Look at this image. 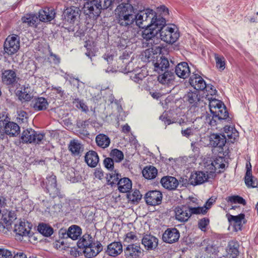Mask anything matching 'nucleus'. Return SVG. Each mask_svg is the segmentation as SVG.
Returning a JSON list of instances; mask_svg holds the SVG:
<instances>
[{
    "label": "nucleus",
    "instance_id": "nucleus-46",
    "mask_svg": "<svg viewBox=\"0 0 258 258\" xmlns=\"http://www.w3.org/2000/svg\"><path fill=\"white\" fill-rule=\"evenodd\" d=\"M37 229L41 234L46 237L51 236L53 232V230L51 227L44 223L39 224Z\"/></svg>",
    "mask_w": 258,
    "mask_h": 258
},
{
    "label": "nucleus",
    "instance_id": "nucleus-36",
    "mask_svg": "<svg viewBox=\"0 0 258 258\" xmlns=\"http://www.w3.org/2000/svg\"><path fill=\"white\" fill-rule=\"evenodd\" d=\"M118 189L120 192L125 193L128 192L132 188L131 180L126 177L121 178L117 182Z\"/></svg>",
    "mask_w": 258,
    "mask_h": 258
},
{
    "label": "nucleus",
    "instance_id": "nucleus-50",
    "mask_svg": "<svg viewBox=\"0 0 258 258\" xmlns=\"http://www.w3.org/2000/svg\"><path fill=\"white\" fill-rule=\"evenodd\" d=\"M227 201L232 203H238L245 205L246 202L244 199L239 196H230L227 198Z\"/></svg>",
    "mask_w": 258,
    "mask_h": 258
},
{
    "label": "nucleus",
    "instance_id": "nucleus-63",
    "mask_svg": "<svg viewBox=\"0 0 258 258\" xmlns=\"http://www.w3.org/2000/svg\"><path fill=\"white\" fill-rule=\"evenodd\" d=\"M152 49L154 51L155 53H161L162 52V46L161 44H158L157 41L155 42L154 43H152Z\"/></svg>",
    "mask_w": 258,
    "mask_h": 258
},
{
    "label": "nucleus",
    "instance_id": "nucleus-41",
    "mask_svg": "<svg viewBox=\"0 0 258 258\" xmlns=\"http://www.w3.org/2000/svg\"><path fill=\"white\" fill-rule=\"evenodd\" d=\"M69 148L72 153L75 156L79 155L83 150V146L76 140L70 142Z\"/></svg>",
    "mask_w": 258,
    "mask_h": 258
},
{
    "label": "nucleus",
    "instance_id": "nucleus-17",
    "mask_svg": "<svg viewBox=\"0 0 258 258\" xmlns=\"http://www.w3.org/2000/svg\"><path fill=\"white\" fill-rule=\"evenodd\" d=\"M246 171L244 177L246 185L248 187L254 188L257 187L258 182L256 179L252 175L251 165L249 161L246 164Z\"/></svg>",
    "mask_w": 258,
    "mask_h": 258
},
{
    "label": "nucleus",
    "instance_id": "nucleus-37",
    "mask_svg": "<svg viewBox=\"0 0 258 258\" xmlns=\"http://www.w3.org/2000/svg\"><path fill=\"white\" fill-rule=\"evenodd\" d=\"M185 101L193 105H196L200 101V95L198 91H190L184 96Z\"/></svg>",
    "mask_w": 258,
    "mask_h": 258
},
{
    "label": "nucleus",
    "instance_id": "nucleus-5",
    "mask_svg": "<svg viewBox=\"0 0 258 258\" xmlns=\"http://www.w3.org/2000/svg\"><path fill=\"white\" fill-rule=\"evenodd\" d=\"M155 16V13L153 10L147 9L141 11L137 15H135V21L140 28L149 27L152 25L153 18Z\"/></svg>",
    "mask_w": 258,
    "mask_h": 258
},
{
    "label": "nucleus",
    "instance_id": "nucleus-53",
    "mask_svg": "<svg viewBox=\"0 0 258 258\" xmlns=\"http://www.w3.org/2000/svg\"><path fill=\"white\" fill-rule=\"evenodd\" d=\"M120 176V175L118 173H116L115 172H114V173H109V175L107 177V179H108V181L110 182V184L113 185L118 182Z\"/></svg>",
    "mask_w": 258,
    "mask_h": 258
},
{
    "label": "nucleus",
    "instance_id": "nucleus-48",
    "mask_svg": "<svg viewBox=\"0 0 258 258\" xmlns=\"http://www.w3.org/2000/svg\"><path fill=\"white\" fill-rule=\"evenodd\" d=\"M110 156L112 157L113 160H115L116 162H121L124 157L122 152L117 149H114L112 150L110 152Z\"/></svg>",
    "mask_w": 258,
    "mask_h": 258
},
{
    "label": "nucleus",
    "instance_id": "nucleus-1",
    "mask_svg": "<svg viewBox=\"0 0 258 258\" xmlns=\"http://www.w3.org/2000/svg\"><path fill=\"white\" fill-rule=\"evenodd\" d=\"M197 199L189 197L184 205L176 206L174 209L175 219L180 223L188 221L192 215H199L203 213L202 209L199 208Z\"/></svg>",
    "mask_w": 258,
    "mask_h": 258
},
{
    "label": "nucleus",
    "instance_id": "nucleus-43",
    "mask_svg": "<svg viewBox=\"0 0 258 258\" xmlns=\"http://www.w3.org/2000/svg\"><path fill=\"white\" fill-rule=\"evenodd\" d=\"M96 142L99 147L105 148L109 146L110 140L108 136L104 134H99L96 137Z\"/></svg>",
    "mask_w": 258,
    "mask_h": 258
},
{
    "label": "nucleus",
    "instance_id": "nucleus-26",
    "mask_svg": "<svg viewBox=\"0 0 258 258\" xmlns=\"http://www.w3.org/2000/svg\"><path fill=\"white\" fill-rule=\"evenodd\" d=\"M141 253L140 246L136 244H130L124 249V254L127 258H137Z\"/></svg>",
    "mask_w": 258,
    "mask_h": 258
},
{
    "label": "nucleus",
    "instance_id": "nucleus-10",
    "mask_svg": "<svg viewBox=\"0 0 258 258\" xmlns=\"http://www.w3.org/2000/svg\"><path fill=\"white\" fill-rule=\"evenodd\" d=\"M16 219L14 213L9 212L8 214L3 215L0 220V231L8 234L12 229V224Z\"/></svg>",
    "mask_w": 258,
    "mask_h": 258
},
{
    "label": "nucleus",
    "instance_id": "nucleus-23",
    "mask_svg": "<svg viewBox=\"0 0 258 258\" xmlns=\"http://www.w3.org/2000/svg\"><path fill=\"white\" fill-rule=\"evenodd\" d=\"M79 9L75 7L67 8L63 12L65 20L71 23H74L79 16Z\"/></svg>",
    "mask_w": 258,
    "mask_h": 258
},
{
    "label": "nucleus",
    "instance_id": "nucleus-18",
    "mask_svg": "<svg viewBox=\"0 0 258 258\" xmlns=\"http://www.w3.org/2000/svg\"><path fill=\"white\" fill-rule=\"evenodd\" d=\"M17 80L15 72L12 70H6L2 74L3 82L6 85L16 86Z\"/></svg>",
    "mask_w": 258,
    "mask_h": 258
},
{
    "label": "nucleus",
    "instance_id": "nucleus-44",
    "mask_svg": "<svg viewBox=\"0 0 258 258\" xmlns=\"http://www.w3.org/2000/svg\"><path fill=\"white\" fill-rule=\"evenodd\" d=\"M81 232L82 230L80 227L77 225H73L68 229L67 235L73 240H76L80 236Z\"/></svg>",
    "mask_w": 258,
    "mask_h": 258
},
{
    "label": "nucleus",
    "instance_id": "nucleus-45",
    "mask_svg": "<svg viewBox=\"0 0 258 258\" xmlns=\"http://www.w3.org/2000/svg\"><path fill=\"white\" fill-rule=\"evenodd\" d=\"M22 21L23 23L27 24L28 26H36L38 17L33 14H27L22 18Z\"/></svg>",
    "mask_w": 258,
    "mask_h": 258
},
{
    "label": "nucleus",
    "instance_id": "nucleus-33",
    "mask_svg": "<svg viewBox=\"0 0 258 258\" xmlns=\"http://www.w3.org/2000/svg\"><path fill=\"white\" fill-rule=\"evenodd\" d=\"M238 247L239 245L237 242H229L227 248V258H237L239 254Z\"/></svg>",
    "mask_w": 258,
    "mask_h": 258
},
{
    "label": "nucleus",
    "instance_id": "nucleus-11",
    "mask_svg": "<svg viewBox=\"0 0 258 258\" xmlns=\"http://www.w3.org/2000/svg\"><path fill=\"white\" fill-rule=\"evenodd\" d=\"M224 161V158L220 157L216 158L213 161H211L210 164H207L205 165L207 172L210 173L222 172L225 168Z\"/></svg>",
    "mask_w": 258,
    "mask_h": 258
},
{
    "label": "nucleus",
    "instance_id": "nucleus-20",
    "mask_svg": "<svg viewBox=\"0 0 258 258\" xmlns=\"http://www.w3.org/2000/svg\"><path fill=\"white\" fill-rule=\"evenodd\" d=\"M175 72L178 77L185 79L189 76L190 71L188 63L183 61L179 63L176 66Z\"/></svg>",
    "mask_w": 258,
    "mask_h": 258
},
{
    "label": "nucleus",
    "instance_id": "nucleus-14",
    "mask_svg": "<svg viewBox=\"0 0 258 258\" xmlns=\"http://www.w3.org/2000/svg\"><path fill=\"white\" fill-rule=\"evenodd\" d=\"M179 237V232L176 228H168L163 234L162 239L165 242L173 243L177 241Z\"/></svg>",
    "mask_w": 258,
    "mask_h": 258
},
{
    "label": "nucleus",
    "instance_id": "nucleus-57",
    "mask_svg": "<svg viewBox=\"0 0 258 258\" xmlns=\"http://www.w3.org/2000/svg\"><path fill=\"white\" fill-rule=\"evenodd\" d=\"M137 240V237L136 234L133 232H130L126 233L125 235L124 242L130 243L132 241H136Z\"/></svg>",
    "mask_w": 258,
    "mask_h": 258
},
{
    "label": "nucleus",
    "instance_id": "nucleus-34",
    "mask_svg": "<svg viewBox=\"0 0 258 258\" xmlns=\"http://www.w3.org/2000/svg\"><path fill=\"white\" fill-rule=\"evenodd\" d=\"M122 251V246L120 242H114L110 244L106 251L110 256H115L120 254Z\"/></svg>",
    "mask_w": 258,
    "mask_h": 258
},
{
    "label": "nucleus",
    "instance_id": "nucleus-27",
    "mask_svg": "<svg viewBox=\"0 0 258 258\" xmlns=\"http://www.w3.org/2000/svg\"><path fill=\"white\" fill-rule=\"evenodd\" d=\"M226 139L222 134H212L210 136V143L214 147L222 148L225 145Z\"/></svg>",
    "mask_w": 258,
    "mask_h": 258
},
{
    "label": "nucleus",
    "instance_id": "nucleus-8",
    "mask_svg": "<svg viewBox=\"0 0 258 258\" xmlns=\"http://www.w3.org/2000/svg\"><path fill=\"white\" fill-rule=\"evenodd\" d=\"M159 32L161 39L168 43L175 42L179 36V33L175 31V29L169 25L163 27Z\"/></svg>",
    "mask_w": 258,
    "mask_h": 258
},
{
    "label": "nucleus",
    "instance_id": "nucleus-38",
    "mask_svg": "<svg viewBox=\"0 0 258 258\" xmlns=\"http://www.w3.org/2000/svg\"><path fill=\"white\" fill-rule=\"evenodd\" d=\"M31 89L29 85L24 86L21 90L18 91L17 95L21 100L29 101L32 97Z\"/></svg>",
    "mask_w": 258,
    "mask_h": 258
},
{
    "label": "nucleus",
    "instance_id": "nucleus-3",
    "mask_svg": "<svg viewBox=\"0 0 258 258\" xmlns=\"http://www.w3.org/2000/svg\"><path fill=\"white\" fill-rule=\"evenodd\" d=\"M115 14L118 24L122 26H130L135 22V8L127 2L118 4L115 9Z\"/></svg>",
    "mask_w": 258,
    "mask_h": 258
},
{
    "label": "nucleus",
    "instance_id": "nucleus-61",
    "mask_svg": "<svg viewBox=\"0 0 258 258\" xmlns=\"http://www.w3.org/2000/svg\"><path fill=\"white\" fill-rule=\"evenodd\" d=\"M157 12L161 16H166L169 14L168 9L165 6H161L157 8Z\"/></svg>",
    "mask_w": 258,
    "mask_h": 258
},
{
    "label": "nucleus",
    "instance_id": "nucleus-51",
    "mask_svg": "<svg viewBox=\"0 0 258 258\" xmlns=\"http://www.w3.org/2000/svg\"><path fill=\"white\" fill-rule=\"evenodd\" d=\"M215 201L216 198L211 197L208 200L204 206L200 207L199 205V208L202 209V211H204V212H203V213H201V214H205L207 212L208 210L211 208V206L215 202Z\"/></svg>",
    "mask_w": 258,
    "mask_h": 258
},
{
    "label": "nucleus",
    "instance_id": "nucleus-40",
    "mask_svg": "<svg viewBox=\"0 0 258 258\" xmlns=\"http://www.w3.org/2000/svg\"><path fill=\"white\" fill-rule=\"evenodd\" d=\"M143 175L148 179H152L155 178L158 173L156 168L153 166H146L142 171Z\"/></svg>",
    "mask_w": 258,
    "mask_h": 258
},
{
    "label": "nucleus",
    "instance_id": "nucleus-64",
    "mask_svg": "<svg viewBox=\"0 0 258 258\" xmlns=\"http://www.w3.org/2000/svg\"><path fill=\"white\" fill-rule=\"evenodd\" d=\"M94 176L96 178L100 180L102 179L104 177L103 172L102 169L100 168H96L94 172Z\"/></svg>",
    "mask_w": 258,
    "mask_h": 258
},
{
    "label": "nucleus",
    "instance_id": "nucleus-28",
    "mask_svg": "<svg viewBox=\"0 0 258 258\" xmlns=\"http://www.w3.org/2000/svg\"><path fill=\"white\" fill-rule=\"evenodd\" d=\"M55 12L53 9L45 8L39 12V20L43 22H50L54 18Z\"/></svg>",
    "mask_w": 258,
    "mask_h": 258
},
{
    "label": "nucleus",
    "instance_id": "nucleus-19",
    "mask_svg": "<svg viewBox=\"0 0 258 258\" xmlns=\"http://www.w3.org/2000/svg\"><path fill=\"white\" fill-rule=\"evenodd\" d=\"M142 243L147 249H154L158 245V239L152 235L146 234L142 238Z\"/></svg>",
    "mask_w": 258,
    "mask_h": 258
},
{
    "label": "nucleus",
    "instance_id": "nucleus-62",
    "mask_svg": "<svg viewBox=\"0 0 258 258\" xmlns=\"http://www.w3.org/2000/svg\"><path fill=\"white\" fill-rule=\"evenodd\" d=\"M48 59L50 60L54 64H58L60 62V58L55 54L53 53L51 51H49V57Z\"/></svg>",
    "mask_w": 258,
    "mask_h": 258
},
{
    "label": "nucleus",
    "instance_id": "nucleus-55",
    "mask_svg": "<svg viewBox=\"0 0 258 258\" xmlns=\"http://www.w3.org/2000/svg\"><path fill=\"white\" fill-rule=\"evenodd\" d=\"M104 166L108 170L112 171L114 168V161L111 158H106L103 161Z\"/></svg>",
    "mask_w": 258,
    "mask_h": 258
},
{
    "label": "nucleus",
    "instance_id": "nucleus-16",
    "mask_svg": "<svg viewBox=\"0 0 258 258\" xmlns=\"http://www.w3.org/2000/svg\"><path fill=\"white\" fill-rule=\"evenodd\" d=\"M226 217L230 224L234 227L235 231H237L241 229L243 223H244V214H240L237 216L227 214Z\"/></svg>",
    "mask_w": 258,
    "mask_h": 258
},
{
    "label": "nucleus",
    "instance_id": "nucleus-4",
    "mask_svg": "<svg viewBox=\"0 0 258 258\" xmlns=\"http://www.w3.org/2000/svg\"><path fill=\"white\" fill-rule=\"evenodd\" d=\"M78 246L82 248L86 257L91 258L95 256L102 250L101 244L95 241L90 234H85L78 241Z\"/></svg>",
    "mask_w": 258,
    "mask_h": 258
},
{
    "label": "nucleus",
    "instance_id": "nucleus-30",
    "mask_svg": "<svg viewBox=\"0 0 258 258\" xmlns=\"http://www.w3.org/2000/svg\"><path fill=\"white\" fill-rule=\"evenodd\" d=\"M85 160L89 166L95 167L97 165L99 159L96 152L89 151L85 155Z\"/></svg>",
    "mask_w": 258,
    "mask_h": 258
},
{
    "label": "nucleus",
    "instance_id": "nucleus-12",
    "mask_svg": "<svg viewBox=\"0 0 258 258\" xmlns=\"http://www.w3.org/2000/svg\"><path fill=\"white\" fill-rule=\"evenodd\" d=\"M145 199L147 205L150 206L159 205L161 203L162 194L159 190H150L145 195Z\"/></svg>",
    "mask_w": 258,
    "mask_h": 258
},
{
    "label": "nucleus",
    "instance_id": "nucleus-58",
    "mask_svg": "<svg viewBox=\"0 0 258 258\" xmlns=\"http://www.w3.org/2000/svg\"><path fill=\"white\" fill-rule=\"evenodd\" d=\"M209 223V220L207 218H204L201 219L198 223L199 228L202 231H205L206 227Z\"/></svg>",
    "mask_w": 258,
    "mask_h": 258
},
{
    "label": "nucleus",
    "instance_id": "nucleus-35",
    "mask_svg": "<svg viewBox=\"0 0 258 258\" xmlns=\"http://www.w3.org/2000/svg\"><path fill=\"white\" fill-rule=\"evenodd\" d=\"M227 138L230 140L231 142L234 141L238 136V133L235 128L232 126L226 125L224 127V133L222 135Z\"/></svg>",
    "mask_w": 258,
    "mask_h": 258
},
{
    "label": "nucleus",
    "instance_id": "nucleus-2",
    "mask_svg": "<svg viewBox=\"0 0 258 258\" xmlns=\"http://www.w3.org/2000/svg\"><path fill=\"white\" fill-rule=\"evenodd\" d=\"M122 0H92L86 3L83 7L84 13L90 18L95 19L101 13L102 9L112 10Z\"/></svg>",
    "mask_w": 258,
    "mask_h": 258
},
{
    "label": "nucleus",
    "instance_id": "nucleus-32",
    "mask_svg": "<svg viewBox=\"0 0 258 258\" xmlns=\"http://www.w3.org/2000/svg\"><path fill=\"white\" fill-rule=\"evenodd\" d=\"M149 29H146L143 32L142 37L144 39H145L147 41L148 45H152V43H154L156 41H158L159 39L155 36V34L157 33L154 32V30L151 31L152 28L149 27Z\"/></svg>",
    "mask_w": 258,
    "mask_h": 258
},
{
    "label": "nucleus",
    "instance_id": "nucleus-13",
    "mask_svg": "<svg viewBox=\"0 0 258 258\" xmlns=\"http://www.w3.org/2000/svg\"><path fill=\"white\" fill-rule=\"evenodd\" d=\"M189 82L197 91L204 90L209 88L203 78L197 74L193 73L191 75Z\"/></svg>",
    "mask_w": 258,
    "mask_h": 258
},
{
    "label": "nucleus",
    "instance_id": "nucleus-6",
    "mask_svg": "<svg viewBox=\"0 0 258 258\" xmlns=\"http://www.w3.org/2000/svg\"><path fill=\"white\" fill-rule=\"evenodd\" d=\"M45 135L37 133L32 128L24 130L21 134V139L24 143H36L40 144L44 143Z\"/></svg>",
    "mask_w": 258,
    "mask_h": 258
},
{
    "label": "nucleus",
    "instance_id": "nucleus-47",
    "mask_svg": "<svg viewBox=\"0 0 258 258\" xmlns=\"http://www.w3.org/2000/svg\"><path fill=\"white\" fill-rule=\"evenodd\" d=\"M209 106L210 112L213 114L214 111L219 108L221 106L223 105L224 103L221 101L215 98H209Z\"/></svg>",
    "mask_w": 258,
    "mask_h": 258
},
{
    "label": "nucleus",
    "instance_id": "nucleus-54",
    "mask_svg": "<svg viewBox=\"0 0 258 258\" xmlns=\"http://www.w3.org/2000/svg\"><path fill=\"white\" fill-rule=\"evenodd\" d=\"M145 77V75L141 72L138 73L137 74L133 73L131 76V78L134 81L139 84Z\"/></svg>",
    "mask_w": 258,
    "mask_h": 258
},
{
    "label": "nucleus",
    "instance_id": "nucleus-60",
    "mask_svg": "<svg viewBox=\"0 0 258 258\" xmlns=\"http://www.w3.org/2000/svg\"><path fill=\"white\" fill-rule=\"evenodd\" d=\"M11 251L6 249H0V258H12Z\"/></svg>",
    "mask_w": 258,
    "mask_h": 258
},
{
    "label": "nucleus",
    "instance_id": "nucleus-9",
    "mask_svg": "<svg viewBox=\"0 0 258 258\" xmlns=\"http://www.w3.org/2000/svg\"><path fill=\"white\" fill-rule=\"evenodd\" d=\"M4 50L6 53L12 55L20 48L19 38L17 35L9 36L4 43Z\"/></svg>",
    "mask_w": 258,
    "mask_h": 258
},
{
    "label": "nucleus",
    "instance_id": "nucleus-29",
    "mask_svg": "<svg viewBox=\"0 0 258 258\" xmlns=\"http://www.w3.org/2000/svg\"><path fill=\"white\" fill-rule=\"evenodd\" d=\"M6 135L10 137H16L20 133V126L15 122L9 121L4 126Z\"/></svg>",
    "mask_w": 258,
    "mask_h": 258
},
{
    "label": "nucleus",
    "instance_id": "nucleus-15",
    "mask_svg": "<svg viewBox=\"0 0 258 258\" xmlns=\"http://www.w3.org/2000/svg\"><path fill=\"white\" fill-rule=\"evenodd\" d=\"M14 232L17 235L22 237H30L32 236L31 228L25 222L19 221L15 224Z\"/></svg>",
    "mask_w": 258,
    "mask_h": 258
},
{
    "label": "nucleus",
    "instance_id": "nucleus-56",
    "mask_svg": "<svg viewBox=\"0 0 258 258\" xmlns=\"http://www.w3.org/2000/svg\"><path fill=\"white\" fill-rule=\"evenodd\" d=\"M142 198V195L139 190L136 189L134 191L133 194L130 195V200L135 202H138Z\"/></svg>",
    "mask_w": 258,
    "mask_h": 258
},
{
    "label": "nucleus",
    "instance_id": "nucleus-22",
    "mask_svg": "<svg viewBox=\"0 0 258 258\" xmlns=\"http://www.w3.org/2000/svg\"><path fill=\"white\" fill-rule=\"evenodd\" d=\"M208 179V176L202 171L196 172L192 173L188 179V183L193 185L201 184Z\"/></svg>",
    "mask_w": 258,
    "mask_h": 258
},
{
    "label": "nucleus",
    "instance_id": "nucleus-49",
    "mask_svg": "<svg viewBox=\"0 0 258 258\" xmlns=\"http://www.w3.org/2000/svg\"><path fill=\"white\" fill-rule=\"evenodd\" d=\"M216 67L221 71L225 68V58L223 56H220L217 54H215Z\"/></svg>",
    "mask_w": 258,
    "mask_h": 258
},
{
    "label": "nucleus",
    "instance_id": "nucleus-59",
    "mask_svg": "<svg viewBox=\"0 0 258 258\" xmlns=\"http://www.w3.org/2000/svg\"><path fill=\"white\" fill-rule=\"evenodd\" d=\"M10 121V118L5 113H0V127L5 126L6 123Z\"/></svg>",
    "mask_w": 258,
    "mask_h": 258
},
{
    "label": "nucleus",
    "instance_id": "nucleus-25",
    "mask_svg": "<svg viewBox=\"0 0 258 258\" xmlns=\"http://www.w3.org/2000/svg\"><path fill=\"white\" fill-rule=\"evenodd\" d=\"M160 182L164 188L169 190L175 189L178 185V181L176 178L170 176L163 177Z\"/></svg>",
    "mask_w": 258,
    "mask_h": 258
},
{
    "label": "nucleus",
    "instance_id": "nucleus-21",
    "mask_svg": "<svg viewBox=\"0 0 258 258\" xmlns=\"http://www.w3.org/2000/svg\"><path fill=\"white\" fill-rule=\"evenodd\" d=\"M154 70L160 74L169 67L168 59L164 56H161L157 57L156 62H154Z\"/></svg>",
    "mask_w": 258,
    "mask_h": 258
},
{
    "label": "nucleus",
    "instance_id": "nucleus-39",
    "mask_svg": "<svg viewBox=\"0 0 258 258\" xmlns=\"http://www.w3.org/2000/svg\"><path fill=\"white\" fill-rule=\"evenodd\" d=\"M35 111L43 110L47 109L48 103L46 99L40 97L33 101L31 104Z\"/></svg>",
    "mask_w": 258,
    "mask_h": 258
},
{
    "label": "nucleus",
    "instance_id": "nucleus-31",
    "mask_svg": "<svg viewBox=\"0 0 258 258\" xmlns=\"http://www.w3.org/2000/svg\"><path fill=\"white\" fill-rule=\"evenodd\" d=\"M152 22V25H151L149 27H151L152 30H154L155 31H156V33H157L159 31L162 29L163 27L167 26L165 25V18L161 16H157L155 15L154 18H153V21Z\"/></svg>",
    "mask_w": 258,
    "mask_h": 258
},
{
    "label": "nucleus",
    "instance_id": "nucleus-42",
    "mask_svg": "<svg viewBox=\"0 0 258 258\" xmlns=\"http://www.w3.org/2000/svg\"><path fill=\"white\" fill-rule=\"evenodd\" d=\"M212 114L218 120L226 119L228 117V112L224 104L219 107Z\"/></svg>",
    "mask_w": 258,
    "mask_h": 258
},
{
    "label": "nucleus",
    "instance_id": "nucleus-7",
    "mask_svg": "<svg viewBox=\"0 0 258 258\" xmlns=\"http://www.w3.org/2000/svg\"><path fill=\"white\" fill-rule=\"evenodd\" d=\"M43 187L49 195L55 198L58 196L60 189L57 186L56 177L53 174L48 175L42 183Z\"/></svg>",
    "mask_w": 258,
    "mask_h": 258
},
{
    "label": "nucleus",
    "instance_id": "nucleus-24",
    "mask_svg": "<svg viewBox=\"0 0 258 258\" xmlns=\"http://www.w3.org/2000/svg\"><path fill=\"white\" fill-rule=\"evenodd\" d=\"M158 77V81L160 83L163 85H173L175 79V75L173 72L169 71H164L163 73H161Z\"/></svg>",
    "mask_w": 258,
    "mask_h": 258
},
{
    "label": "nucleus",
    "instance_id": "nucleus-52",
    "mask_svg": "<svg viewBox=\"0 0 258 258\" xmlns=\"http://www.w3.org/2000/svg\"><path fill=\"white\" fill-rule=\"evenodd\" d=\"M74 103L76 104L77 108L81 109L82 111L86 113L89 111L88 106L82 100L79 99H76L74 101Z\"/></svg>",
    "mask_w": 258,
    "mask_h": 258
}]
</instances>
